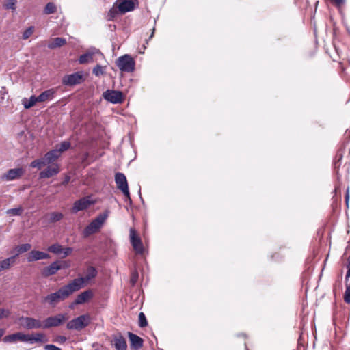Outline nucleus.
Segmentation results:
<instances>
[{"instance_id":"1","label":"nucleus","mask_w":350,"mask_h":350,"mask_svg":"<svg viewBox=\"0 0 350 350\" xmlns=\"http://www.w3.org/2000/svg\"><path fill=\"white\" fill-rule=\"evenodd\" d=\"M78 284L77 282H70L68 284L63 286L55 293H51L44 298V301L49 305L54 306L57 303L66 299L73 293L78 291Z\"/></svg>"},{"instance_id":"2","label":"nucleus","mask_w":350,"mask_h":350,"mask_svg":"<svg viewBox=\"0 0 350 350\" xmlns=\"http://www.w3.org/2000/svg\"><path fill=\"white\" fill-rule=\"evenodd\" d=\"M108 215V211L99 214L85 228L83 232V236L88 237L99 230L107 219Z\"/></svg>"},{"instance_id":"3","label":"nucleus","mask_w":350,"mask_h":350,"mask_svg":"<svg viewBox=\"0 0 350 350\" xmlns=\"http://www.w3.org/2000/svg\"><path fill=\"white\" fill-rule=\"evenodd\" d=\"M90 322L91 318L89 314H82L68 321L66 328L69 330L81 331L88 326Z\"/></svg>"},{"instance_id":"4","label":"nucleus","mask_w":350,"mask_h":350,"mask_svg":"<svg viewBox=\"0 0 350 350\" xmlns=\"http://www.w3.org/2000/svg\"><path fill=\"white\" fill-rule=\"evenodd\" d=\"M69 318L67 313H58L46 318L43 321V329H47L51 327L62 325Z\"/></svg>"},{"instance_id":"5","label":"nucleus","mask_w":350,"mask_h":350,"mask_svg":"<svg viewBox=\"0 0 350 350\" xmlns=\"http://www.w3.org/2000/svg\"><path fill=\"white\" fill-rule=\"evenodd\" d=\"M116 65L122 72H132L135 70V62L130 55L125 54L117 59Z\"/></svg>"},{"instance_id":"6","label":"nucleus","mask_w":350,"mask_h":350,"mask_svg":"<svg viewBox=\"0 0 350 350\" xmlns=\"http://www.w3.org/2000/svg\"><path fill=\"white\" fill-rule=\"evenodd\" d=\"M115 182L117 188L120 189L125 196L124 201L131 203V198L129 191L128 183L125 175L121 172H117L115 174Z\"/></svg>"},{"instance_id":"7","label":"nucleus","mask_w":350,"mask_h":350,"mask_svg":"<svg viewBox=\"0 0 350 350\" xmlns=\"http://www.w3.org/2000/svg\"><path fill=\"white\" fill-rule=\"evenodd\" d=\"M68 267L65 262L55 261L51 263L49 266L44 267L41 270V274L44 278H48L51 275H55L59 270Z\"/></svg>"},{"instance_id":"8","label":"nucleus","mask_w":350,"mask_h":350,"mask_svg":"<svg viewBox=\"0 0 350 350\" xmlns=\"http://www.w3.org/2000/svg\"><path fill=\"white\" fill-rule=\"evenodd\" d=\"M83 81V75L82 72H76L70 75H66L63 77L62 83L66 86H74L80 84Z\"/></svg>"},{"instance_id":"9","label":"nucleus","mask_w":350,"mask_h":350,"mask_svg":"<svg viewBox=\"0 0 350 350\" xmlns=\"http://www.w3.org/2000/svg\"><path fill=\"white\" fill-rule=\"evenodd\" d=\"M97 270L92 266L88 267L85 271V277H79L72 280L71 282H77L78 284V291L84 286V284L94 278L97 275Z\"/></svg>"},{"instance_id":"10","label":"nucleus","mask_w":350,"mask_h":350,"mask_svg":"<svg viewBox=\"0 0 350 350\" xmlns=\"http://www.w3.org/2000/svg\"><path fill=\"white\" fill-rule=\"evenodd\" d=\"M96 201L92 200L91 196L81 198L74 203L72 206V211L78 212L80 211L85 210L90 206L94 205Z\"/></svg>"},{"instance_id":"11","label":"nucleus","mask_w":350,"mask_h":350,"mask_svg":"<svg viewBox=\"0 0 350 350\" xmlns=\"http://www.w3.org/2000/svg\"><path fill=\"white\" fill-rule=\"evenodd\" d=\"M131 243L136 253L142 254L144 252V246L141 239L137 234L135 230L133 228L129 230Z\"/></svg>"},{"instance_id":"12","label":"nucleus","mask_w":350,"mask_h":350,"mask_svg":"<svg viewBox=\"0 0 350 350\" xmlns=\"http://www.w3.org/2000/svg\"><path fill=\"white\" fill-rule=\"evenodd\" d=\"M103 96L106 100L113 104L122 103L124 100L122 93L117 90H107L103 93Z\"/></svg>"},{"instance_id":"13","label":"nucleus","mask_w":350,"mask_h":350,"mask_svg":"<svg viewBox=\"0 0 350 350\" xmlns=\"http://www.w3.org/2000/svg\"><path fill=\"white\" fill-rule=\"evenodd\" d=\"M21 322L23 327L28 329H43V323L31 317H21Z\"/></svg>"},{"instance_id":"14","label":"nucleus","mask_w":350,"mask_h":350,"mask_svg":"<svg viewBox=\"0 0 350 350\" xmlns=\"http://www.w3.org/2000/svg\"><path fill=\"white\" fill-rule=\"evenodd\" d=\"M50 255L48 253L39 250H33L27 254V260L29 262L40 260L49 259Z\"/></svg>"},{"instance_id":"15","label":"nucleus","mask_w":350,"mask_h":350,"mask_svg":"<svg viewBox=\"0 0 350 350\" xmlns=\"http://www.w3.org/2000/svg\"><path fill=\"white\" fill-rule=\"evenodd\" d=\"M59 172V166L57 163H54L48 166L46 169L41 171L39 174L40 178H49L57 175Z\"/></svg>"},{"instance_id":"16","label":"nucleus","mask_w":350,"mask_h":350,"mask_svg":"<svg viewBox=\"0 0 350 350\" xmlns=\"http://www.w3.org/2000/svg\"><path fill=\"white\" fill-rule=\"evenodd\" d=\"M137 3V0H120L118 8L122 14L132 11Z\"/></svg>"},{"instance_id":"17","label":"nucleus","mask_w":350,"mask_h":350,"mask_svg":"<svg viewBox=\"0 0 350 350\" xmlns=\"http://www.w3.org/2000/svg\"><path fill=\"white\" fill-rule=\"evenodd\" d=\"M23 170L20 167L10 169L2 176L1 178L6 181H11L20 178L23 174Z\"/></svg>"},{"instance_id":"18","label":"nucleus","mask_w":350,"mask_h":350,"mask_svg":"<svg viewBox=\"0 0 350 350\" xmlns=\"http://www.w3.org/2000/svg\"><path fill=\"white\" fill-rule=\"evenodd\" d=\"M113 345L116 350H126L127 348L126 339L121 334L113 336Z\"/></svg>"},{"instance_id":"19","label":"nucleus","mask_w":350,"mask_h":350,"mask_svg":"<svg viewBox=\"0 0 350 350\" xmlns=\"http://www.w3.org/2000/svg\"><path fill=\"white\" fill-rule=\"evenodd\" d=\"M56 94V90L51 88L42 92L38 96V102H48L52 100Z\"/></svg>"},{"instance_id":"20","label":"nucleus","mask_w":350,"mask_h":350,"mask_svg":"<svg viewBox=\"0 0 350 350\" xmlns=\"http://www.w3.org/2000/svg\"><path fill=\"white\" fill-rule=\"evenodd\" d=\"M47 340L45 335L43 333H36L34 334H26L25 342H29L30 344H34L36 342H44Z\"/></svg>"},{"instance_id":"21","label":"nucleus","mask_w":350,"mask_h":350,"mask_svg":"<svg viewBox=\"0 0 350 350\" xmlns=\"http://www.w3.org/2000/svg\"><path fill=\"white\" fill-rule=\"evenodd\" d=\"M128 335L131 342V347L134 350H139L143 346L142 338L131 332H129Z\"/></svg>"},{"instance_id":"22","label":"nucleus","mask_w":350,"mask_h":350,"mask_svg":"<svg viewBox=\"0 0 350 350\" xmlns=\"http://www.w3.org/2000/svg\"><path fill=\"white\" fill-rule=\"evenodd\" d=\"M26 334L22 332H16L12 334L5 336L3 338L4 342H14L18 340L25 342Z\"/></svg>"},{"instance_id":"23","label":"nucleus","mask_w":350,"mask_h":350,"mask_svg":"<svg viewBox=\"0 0 350 350\" xmlns=\"http://www.w3.org/2000/svg\"><path fill=\"white\" fill-rule=\"evenodd\" d=\"M99 53V51L96 49L88 51L85 53L80 55V57L79 58V62L81 64L92 62L94 61V59H93L94 55L96 53Z\"/></svg>"},{"instance_id":"24","label":"nucleus","mask_w":350,"mask_h":350,"mask_svg":"<svg viewBox=\"0 0 350 350\" xmlns=\"http://www.w3.org/2000/svg\"><path fill=\"white\" fill-rule=\"evenodd\" d=\"M93 296L92 291L91 290H88L82 292L79 295H78L75 300V304H82L87 301L89 299L92 298Z\"/></svg>"},{"instance_id":"25","label":"nucleus","mask_w":350,"mask_h":350,"mask_svg":"<svg viewBox=\"0 0 350 350\" xmlns=\"http://www.w3.org/2000/svg\"><path fill=\"white\" fill-rule=\"evenodd\" d=\"M61 155L59 154V151L56 150V149H54L46 152L44 158L46 164L50 165L53 163L56 159H57Z\"/></svg>"},{"instance_id":"26","label":"nucleus","mask_w":350,"mask_h":350,"mask_svg":"<svg viewBox=\"0 0 350 350\" xmlns=\"http://www.w3.org/2000/svg\"><path fill=\"white\" fill-rule=\"evenodd\" d=\"M16 262V256H12L0 261V272L8 269Z\"/></svg>"},{"instance_id":"27","label":"nucleus","mask_w":350,"mask_h":350,"mask_svg":"<svg viewBox=\"0 0 350 350\" xmlns=\"http://www.w3.org/2000/svg\"><path fill=\"white\" fill-rule=\"evenodd\" d=\"M66 43V40L63 38H55L48 44V48L50 49H55L60 47Z\"/></svg>"},{"instance_id":"28","label":"nucleus","mask_w":350,"mask_h":350,"mask_svg":"<svg viewBox=\"0 0 350 350\" xmlns=\"http://www.w3.org/2000/svg\"><path fill=\"white\" fill-rule=\"evenodd\" d=\"M36 103H39L38 98L35 96H31L29 99L24 98L23 100V105L25 109H29L32 107L36 104Z\"/></svg>"},{"instance_id":"29","label":"nucleus","mask_w":350,"mask_h":350,"mask_svg":"<svg viewBox=\"0 0 350 350\" xmlns=\"http://www.w3.org/2000/svg\"><path fill=\"white\" fill-rule=\"evenodd\" d=\"M31 245L29 243H25V244H21V245H17L14 248V250L16 252V254L14 256H16V257L19 254H21L23 253L29 251L31 250Z\"/></svg>"},{"instance_id":"30","label":"nucleus","mask_w":350,"mask_h":350,"mask_svg":"<svg viewBox=\"0 0 350 350\" xmlns=\"http://www.w3.org/2000/svg\"><path fill=\"white\" fill-rule=\"evenodd\" d=\"M46 165H47V164H46L44 157H42L41 159H36L30 163V166L31 167L38 168V169H41L43 166H44Z\"/></svg>"},{"instance_id":"31","label":"nucleus","mask_w":350,"mask_h":350,"mask_svg":"<svg viewBox=\"0 0 350 350\" xmlns=\"http://www.w3.org/2000/svg\"><path fill=\"white\" fill-rule=\"evenodd\" d=\"M47 251L55 254H59L62 252L63 248L59 243H55L47 248Z\"/></svg>"},{"instance_id":"32","label":"nucleus","mask_w":350,"mask_h":350,"mask_svg":"<svg viewBox=\"0 0 350 350\" xmlns=\"http://www.w3.org/2000/svg\"><path fill=\"white\" fill-rule=\"evenodd\" d=\"M63 218V214L59 212H53L49 214V221L50 223H55Z\"/></svg>"},{"instance_id":"33","label":"nucleus","mask_w":350,"mask_h":350,"mask_svg":"<svg viewBox=\"0 0 350 350\" xmlns=\"http://www.w3.org/2000/svg\"><path fill=\"white\" fill-rule=\"evenodd\" d=\"M57 10V7L56 5L52 3V2H49L48 3L44 9V13L45 14H53L56 12Z\"/></svg>"},{"instance_id":"34","label":"nucleus","mask_w":350,"mask_h":350,"mask_svg":"<svg viewBox=\"0 0 350 350\" xmlns=\"http://www.w3.org/2000/svg\"><path fill=\"white\" fill-rule=\"evenodd\" d=\"M70 146V143L68 141H63L58 145V148H57L56 150L59 151L61 155L62 152L68 150Z\"/></svg>"},{"instance_id":"35","label":"nucleus","mask_w":350,"mask_h":350,"mask_svg":"<svg viewBox=\"0 0 350 350\" xmlns=\"http://www.w3.org/2000/svg\"><path fill=\"white\" fill-rule=\"evenodd\" d=\"M105 66L97 64L92 70V73L96 77L103 75L105 73Z\"/></svg>"},{"instance_id":"36","label":"nucleus","mask_w":350,"mask_h":350,"mask_svg":"<svg viewBox=\"0 0 350 350\" xmlns=\"http://www.w3.org/2000/svg\"><path fill=\"white\" fill-rule=\"evenodd\" d=\"M16 0H7L5 3L3 4V7L5 9L7 10H16Z\"/></svg>"},{"instance_id":"37","label":"nucleus","mask_w":350,"mask_h":350,"mask_svg":"<svg viewBox=\"0 0 350 350\" xmlns=\"http://www.w3.org/2000/svg\"><path fill=\"white\" fill-rule=\"evenodd\" d=\"M148 322L145 314L143 312L139 314V326L140 327H144L147 326Z\"/></svg>"},{"instance_id":"38","label":"nucleus","mask_w":350,"mask_h":350,"mask_svg":"<svg viewBox=\"0 0 350 350\" xmlns=\"http://www.w3.org/2000/svg\"><path fill=\"white\" fill-rule=\"evenodd\" d=\"M34 27L30 26L23 33V39L27 40L28 39L33 33Z\"/></svg>"},{"instance_id":"39","label":"nucleus","mask_w":350,"mask_h":350,"mask_svg":"<svg viewBox=\"0 0 350 350\" xmlns=\"http://www.w3.org/2000/svg\"><path fill=\"white\" fill-rule=\"evenodd\" d=\"M118 12H120V11L118 8V6L117 7L113 6L110 9L109 14H108V17L109 18V19H113V18H115L118 14Z\"/></svg>"},{"instance_id":"40","label":"nucleus","mask_w":350,"mask_h":350,"mask_svg":"<svg viewBox=\"0 0 350 350\" xmlns=\"http://www.w3.org/2000/svg\"><path fill=\"white\" fill-rule=\"evenodd\" d=\"M23 212V209L20 207L10 208L7 211V214L13 215H20Z\"/></svg>"},{"instance_id":"41","label":"nucleus","mask_w":350,"mask_h":350,"mask_svg":"<svg viewBox=\"0 0 350 350\" xmlns=\"http://www.w3.org/2000/svg\"><path fill=\"white\" fill-rule=\"evenodd\" d=\"M344 300L347 304H350V282L347 284L344 294Z\"/></svg>"},{"instance_id":"42","label":"nucleus","mask_w":350,"mask_h":350,"mask_svg":"<svg viewBox=\"0 0 350 350\" xmlns=\"http://www.w3.org/2000/svg\"><path fill=\"white\" fill-rule=\"evenodd\" d=\"M138 280V273L137 271H134L131 273L130 282L132 286H135Z\"/></svg>"},{"instance_id":"43","label":"nucleus","mask_w":350,"mask_h":350,"mask_svg":"<svg viewBox=\"0 0 350 350\" xmlns=\"http://www.w3.org/2000/svg\"><path fill=\"white\" fill-rule=\"evenodd\" d=\"M45 350H62L60 348L53 345H46L44 346Z\"/></svg>"},{"instance_id":"44","label":"nucleus","mask_w":350,"mask_h":350,"mask_svg":"<svg viewBox=\"0 0 350 350\" xmlns=\"http://www.w3.org/2000/svg\"><path fill=\"white\" fill-rule=\"evenodd\" d=\"M349 188L348 187L345 193V204L347 207L349 206Z\"/></svg>"},{"instance_id":"45","label":"nucleus","mask_w":350,"mask_h":350,"mask_svg":"<svg viewBox=\"0 0 350 350\" xmlns=\"http://www.w3.org/2000/svg\"><path fill=\"white\" fill-rule=\"evenodd\" d=\"M72 251V248L71 247H66L65 249H63L62 252L64 253V256H68Z\"/></svg>"},{"instance_id":"46","label":"nucleus","mask_w":350,"mask_h":350,"mask_svg":"<svg viewBox=\"0 0 350 350\" xmlns=\"http://www.w3.org/2000/svg\"><path fill=\"white\" fill-rule=\"evenodd\" d=\"M9 314V311L5 309H0V319Z\"/></svg>"},{"instance_id":"47","label":"nucleus","mask_w":350,"mask_h":350,"mask_svg":"<svg viewBox=\"0 0 350 350\" xmlns=\"http://www.w3.org/2000/svg\"><path fill=\"white\" fill-rule=\"evenodd\" d=\"M337 7H340L344 4L345 0H331Z\"/></svg>"},{"instance_id":"48","label":"nucleus","mask_w":350,"mask_h":350,"mask_svg":"<svg viewBox=\"0 0 350 350\" xmlns=\"http://www.w3.org/2000/svg\"><path fill=\"white\" fill-rule=\"evenodd\" d=\"M66 338L64 336H58L56 339V341H57L60 343H64L66 342Z\"/></svg>"},{"instance_id":"49","label":"nucleus","mask_w":350,"mask_h":350,"mask_svg":"<svg viewBox=\"0 0 350 350\" xmlns=\"http://www.w3.org/2000/svg\"><path fill=\"white\" fill-rule=\"evenodd\" d=\"M350 278V269L347 268V271L345 275V280L347 281L349 278Z\"/></svg>"},{"instance_id":"50","label":"nucleus","mask_w":350,"mask_h":350,"mask_svg":"<svg viewBox=\"0 0 350 350\" xmlns=\"http://www.w3.org/2000/svg\"><path fill=\"white\" fill-rule=\"evenodd\" d=\"M5 334V330L3 329H0V338L2 337Z\"/></svg>"},{"instance_id":"51","label":"nucleus","mask_w":350,"mask_h":350,"mask_svg":"<svg viewBox=\"0 0 350 350\" xmlns=\"http://www.w3.org/2000/svg\"><path fill=\"white\" fill-rule=\"evenodd\" d=\"M347 268H349V269H350V256L348 258V265H347Z\"/></svg>"},{"instance_id":"52","label":"nucleus","mask_w":350,"mask_h":350,"mask_svg":"<svg viewBox=\"0 0 350 350\" xmlns=\"http://www.w3.org/2000/svg\"><path fill=\"white\" fill-rule=\"evenodd\" d=\"M69 180H70V178H69V177H67V178H66L65 181H64V183H68Z\"/></svg>"},{"instance_id":"53","label":"nucleus","mask_w":350,"mask_h":350,"mask_svg":"<svg viewBox=\"0 0 350 350\" xmlns=\"http://www.w3.org/2000/svg\"><path fill=\"white\" fill-rule=\"evenodd\" d=\"M154 29H153L152 33V34L150 35V36L149 39H151V38L153 37V35H154Z\"/></svg>"}]
</instances>
